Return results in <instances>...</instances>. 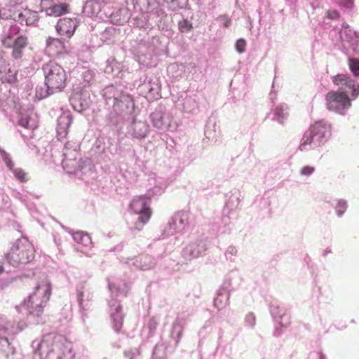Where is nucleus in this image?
Returning <instances> with one entry per match:
<instances>
[{
    "label": "nucleus",
    "mask_w": 359,
    "mask_h": 359,
    "mask_svg": "<svg viewBox=\"0 0 359 359\" xmlns=\"http://www.w3.org/2000/svg\"><path fill=\"white\" fill-rule=\"evenodd\" d=\"M327 109L340 114L351 107V100L345 91L330 90L325 95Z\"/></svg>",
    "instance_id": "7"
},
{
    "label": "nucleus",
    "mask_w": 359,
    "mask_h": 359,
    "mask_svg": "<svg viewBox=\"0 0 359 359\" xmlns=\"http://www.w3.org/2000/svg\"><path fill=\"white\" fill-rule=\"evenodd\" d=\"M4 271L3 266H0V273H2Z\"/></svg>",
    "instance_id": "35"
},
{
    "label": "nucleus",
    "mask_w": 359,
    "mask_h": 359,
    "mask_svg": "<svg viewBox=\"0 0 359 359\" xmlns=\"http://www.w3.org/2000/svg\"><path fill=\"white\" fill-rule=\"evenodd\" d=\"M46 85L49 94H53L57 90H61L66 85V73L64 69L59 65L48 62L43 67Z\"/></svg>",
    "instance_id": "5"
},
{
    "label": "nucleus",
    "mask_w": 359,
    "mask_h": 359,
    "mask_svg": "<svg viewBox=\"0 0 359 359\" xmlns=\"http://www.w3.org/2000/svg\"><path fill=\"white\" fill-rule=\"evenodd\" d=\"M334 85L340 86L342 90H350L351 97L355 99L359 95V85L346 74H339L332 78Z\"/></svg>",
    "instance_id": "9"
},
{
    "label": "nucleus",
    "mask_w": 359,
    "mask_h": 359,
    "mask_svg": "<svg viewBox=\"0 0 359 359\" xmlns=\"http://www.w3.org/2000/svg\"><path fill=\"white\" fill-rule=\"evenodd\" d=\"M275 114L277 116L278 121L280 123H283L284 118L285 117V114L284 113V109L283 107H277L275 109Z\"/></svg>",
    "instance_id": "24"
},
{
    "label": "nucleus",
    "mask_w": 359,
    "mask_h": 359,
    "mask_svg": "<svg viewBox=\"0 0 359 359\" xmlns=\"http://www.w3.org/2000/svg\"><path fill=\"white\" fill-rule=\"evenodd\" d=\"M158 325V323L156 319L152 318L149 323V328L151 330H155L156 328V326Z\"/></svg>",
    "instance_id": "32"
},
{
    "label": "nucleus",
    "mask_w": 359,
    "mask_h": 359,
    "mask_svg": "<svg viewBox=\"0 0 359 359\" xmlns=\"http://www.w3.org/2000/svg\"><path fill=\"white\" fill-rule=\"evenodd\" d=\"M8 348H11L12 353H13L14 348L11 347V343L8 339L0 337V353H6Z\"/></svg>",
    "instance_id": "20"
},
{
    "label": "nucleus",
    "mask_w": 359,
    "mask_h": 359,
    "mask_svg": "<svg viewBox=\"0 0 359 359\" xmlns=\"http://www.w3.org/2000/svg\"><path fill=\"white\" fill-rule=\"evenodd\" d=\"M246 42L244 39H240L237 41L236 43V50L241 53L245 50Z\"/></svg>",
    "instance_id": "25"
},
{
    "label": "nucleus",
    "mask_w": 359,
    "mask_h": 359,
    "mask_svg": "<svg viewBox=\"0 0 359 359\" xmlns=\"http://www.w3.org/2000/svg\"><path fill=\"white\" fill-rule=\"evenodd\" d=\"M223 19H224V26L225 27H229L230 26V25H231V20L228 17H226V16H224Z\"/></svg>",
    "instance_id": "34"
},
{
    "label": "nucleus",
    "mask_w": 359,
    "mask_h": 359,
    "mask_svg": "<svg viewBox=\"0 0 359 359\" xmlns=\"http://www.w3.org/2000/svg\"><path fill=\"white\" fill-rule=\"evenodd\" d=\"M39 351L43 359H74L72 344L61 336L48 334L43 337L39 345Z\"/></svg>",
    "instance_id": "1"
},
{
    "label": "nucleus",
    "mask_w": 359,
    "mask_h": 359,
    "mask_svg": "<svg viewBox=\"0 0 359 359\" xmlns=\"http://www.w3.org/2000/svg\"><path fill=\"white\" fill-rule=\"evenodd\" d=\"M18 20L26 25H32L38 20V15L36 12L29 9H24L19 15Z\"/></svg>",
    "instance_id": "13"
},
{
    "label": "nucleus",
    "mask_w": 359,
    "mask_h": 359,
    "mask_svg": "<svg viewBox=\"0 0 359 359\" xmlns=\"http://www.w3.org/2000/svg\"><path fill=\"white\" fill-rule=\"evenodd\" d=\"M348 65L353 75L355 77H359V60L353 57L348 58Z\"/></svg>",
    "instance_id": "17"
},
{
    "label": "nucleus",
    "mask_w": 359,
    "mask_h": 359,
    "mask_svg": "<svg viewBox=\"0 0 359 359\" xmlns=\"http://www.w3.org/2000/svg\"><path fill=\"white\" fill-rule=\"evenodd\" d=\"M72 123V118L69 116H61L58 118V126L60 130L66 131Z\"/></svg>",
    "instance_id": "18"
},
{
    "label": "nucleus",
    "mask_w": 359,
    "mask_h": 359,
    "mask_svg": "<svg viewBox=\"0 0 359 359\" xmlns=\"http://www.w3.org/2000/svg\"><path fill=\"white\" fill-rule=\"evenodd\" d=\"M83 291H79V294H78V301H79V303L80 305H82L83 304Z\"/></svg>",
    "instance_id": "33"
},
{
    "label": "nucleus",
    "mask_w": 359,
    "mask_h": 359,
    "mask_svg": "<svg viewBox=\"0 0 359 359\" xmlns=\"http://www.w3.org/2000/svg\"><path fill=\"white\" fill-rule=\"evenodd\" d=\"M2 44L6 48H12V56L15 59H19L22 57L23 50L28 45V39L20 35L14 39L11 34H9L2 39Z\"/></svg>",
    "instance_id": "8"
},
{
    "label": "nucleus",
    "mask_w": 359,
    "mask_h": 359,
    "mask_svg": "<svg viewBox=\"0 0 359 359\" xmlns=\"http://www.w3.org/2000/svg\"><path fill=\"white\" fill-rule=\"evenodd\" d=\"M3 160L9 170H13L14 169V163L13 162L11 158L6 152H4L3 154Z\"/></svg>",
    "instance_id": "26"
},
{
    "label": "nucleus",
    "mask_w": 359,
    "mask_h": 359,
    "mask_svg": "<svg viewBox=\"0 0 359 359\" xmlns=\"http://www.w3.org/2000/svg\"><path fill=\"white\" fill-rule=\"evenodd\" d=\"M233 250H234V249H233V248H231V253H232V254H233Z\"/></svg>",
    "instance_id": "37"
},
{
    "label": "nucleus",
    "mask_w": 359,
    "mask_h": 359,
    "mask_svg": "<svg viewBox=\"0 0 359 359\" xmlns=\"http://www.w3.org/2000/svg\"><path fill=\"white\" fill-rule=\"evenodd\" d=\"M78 26L79 22L76 18H63L58 20L55 28L58 34L69 39L74 35Z\"/></svg>",
    "instance_id": "10"
},
{
    "label": "nucleus",
    "mask_w": 359,
    "mask_h": 359,
    "mask_svg": "<svg viewBox=\"0 0 359 359\" xmlns=\"http://www.w3.org/2000/svg\"><path fill=\"white\" fill-rule=\"evenodd\" d=\"M340 4L347 8H351L353 6V0H339Z\"/></svg>",
    "instance_id": "31"
},
{
    "label": "nucleus",
    "mask_w": 359,
    "mask_h": 359,
    "mask_svg": "<svg viewBox=\"0 0 359 359\" xmlns=\"http://www.w3.org/2000/svg\"><path fill=\"white\" fill-rule=\"evenodd\" d=\"M332 135V126L325 120L315 121L305 132L299 149L304 151L307 145H313V147H319L325 144Z\"/></svg>",
    "instance_id": "3"
},
{
    "label": "nucleus",
    "mask_w": 359,
    "mask_h": 359,
    "mask_svg": "<svg viewBox=\"0 0 359 359\" xmlns=\"http://www.w3.org/2000/svg\"><path fill=\"white\" fill-rule=\"evenodd\" d=\"M46 50L52 57L67 54L69 52L62 40L52 37L48 38L47 40Z\"/></svg>",
    "instance_id": "11"
},
{
    "label": "nucleus",
    "mask_w": 359,
    "mask_h": 359,
    "mask_svg": "<svg viewBox=\"0 0 359 359\" xmlns=\"http://www.w3.org/2000/svg\"><path fill=\"white\" fill-rule=\"evenodd\" d=\"M73 238L76 243L83 245H88L91 243L90 237L81 231L74 233L73 234Z\"/></svg>",
    "instance_id": "16"
},
{
    "label": "nucleus",
    "mask_w": 359,
    "mask_h": 359,
    "mask_svg": "<svg viewBox=\"0 0 359 359\" xmlns=\"http://www.w3.org/2000/svg\"><path fill=\"white\" fill-rule=\"evenodd\" d=\"M147 130L144 122L135 123L133 126V135L136 138H143L146 136Z\"/></svg>",
    "instance_id": "15"
},
{
    "label": "nucleus",
    "mask_w": 359,
    "mask_h": 359,
    "mask_svg": "<svg viewBox=\"0 0 359 359\" xmlns=\"http://www.w3.org/2000/svg\"><path fill=\"white\" fill-rule=\"evenodd\" d=\"M35 250L34 245L26 238L16 241L6 257L10 264L18 266L26 264L34 259Z\"/></svg>",
    "instance_id": "4"
},
{
    "label": "nucleus",
    "mask_w": 359,
    "mask_h": 359,
    "mask_svg": "<svg viewBox=\"0 0 359 359\" xmlns=\"http://www.w3.org/2000/svg\"><path fill=\"white\" fill-rule=\"evenodd\" d=\"M53 4V0H41L40 3L41 11H44L46 13V15H48L49 13V10H50Z\"/></svg>",
    "instance_id": "23"
},
{
    "label": "nucleus",
    "mask_w": 359,
    "mask_h": 359,
    "mask_svg": "<svg viewBox=\"0 0 359 359\" xmlns=\"http://www.w3.org/2000/svg\"><path fill=\"white\" fill-rule=\"evenodd\" d=\"M315 171V168L310 165H306L301 169L300 173L302 175H310Z\"/></svg>",
    "instance_id": "28"
},
{
    "label": "nucleus",
    "mask_w": 359,
    "mask_h": 359,
    "mask_svg": "<svg viewBox=\"0 0 359 359\" xmlns=\"http://www.w3.org/2000/svg\"><path fill=\"white\" fill-rule=\"evenodd\" d=\"M69 5L65 3L59 4H56L54 3L50 10H49L48 15L58 17L65 13H67L69 12Z\"/></svg>",
    "instance_id": "14"
},
{
    "label": "nucleus",
    "mask_w": 359,
    "mask_h": 359,
    "mask_svg": "<svg viewBox=\"0 0 359 359\" xmlns=\"http://www.w3.org/2000/svg\"><path fill=\"white\" fill-rule=\"evenodd\" d=\"M12 172L20 182H26L28 180L27 174L22 168H14Z\"/></svg>",
    "instance_id": "19"
},
{
    "label": "nucleus",
    "mask_w": 359,
    "mask_h": 359,
    "mask_svg": "<svg viewBox=\"0 0 359 359\" xmlns=\"http://www.w3.org/2000/svg\"><path fill=\"white\" fill-rule=\"evenodd\" d=\"M194 247V245H190L189 246L187 247L184 250L185 253H189V255L191 257H197L198 255V253H195L194 250H192V248Z\"/></svg>",
    "instance_id": "30"
},
{
    "label": "nucleus",
    "mask_w": 359,
    "mask_h": 359,
    "mask_svg": "<svg viewBox=\"0 0 359 359\" xmlns=\"http://www.w3.org/2000/svg\"><path fill=\"white\" fill-rule=\"evenodd\" d=\"M327 16L330 19H338L340 15L336 10H330L327 12Z\"/></svg>",
    "instance_id": "29"
},
{
    "label": "nucleus",
    "mask_w": 359,
    "mask_h": 359,
    "mask_svg": "<svg viewBox=\"0 0 359 359\" xmlns=\"http://www.w3.org/2000/svg\"><path fill=\"white\" fill-rule=\"evenodd\" d=\"M346 210V203L344 201H340L337 203L336 210L339 216H341Z\"/></svg>",
    "instance_id": "27"
},
{
    "label": "nucleus",
    "mask_w": 359,
    "mask_h": 359,
    "mask_svg": "<svg viewBox=\"0 0 359 359\" xmlns=\"http://www.w3.org/2000/svg\"><path fill=\"white\" fill-rule=\"evenodd\" d=\"M113 318V327L116 332H119L123 325V316L117 313L115 315H114Z\"/></svg>",
    "instance_id": "22"
},
{
    "label": "nucleus",
    "mask_w": 359,
    "mask_h": 359,
    "mask_svg": "<svg viewBox=\"0 0 359 359\" xmlns=\"http://www.w3.org/2000/svg\"><path fill=\"white\" fill-rule=\"evenodd\" d=\"M149 198L146 196H135L130 202V209L139 217L134 224L133 229L136 231H142L144 225L149 221L151 217V210L149 203Z\"/></svg>",
    "instance_id": "6"
},
{
    "label": "nucleus",
    "mask_w": 359,
    "mask_h": 359,
    "mask_svg": "<svg viewBox=\"0 0 359 359\" xmlns=\"http://www.w3.org/2000/svg\"><path fill=\"white\" fill-rule=\"evenodd\" d=\"M52 292L50 282L45 278L39 281L34 292L24 300L23 304L29 314L36 317H40L43 313Z\"/></svg>",
    "instance_id": "2"
},
{
    "label": "nucleus",
    "mask_w": 359,
    "mask_h": 359,
    "mask_svg": "<svg viewBox=\"0 0 359 359\" xmlns=\"http://www.w3.org/2000/svg\"><path fill=\"white\" fill-rule=\"evenodd\" d=\"M12 29H13V31L18 32V29H15V27H12Z\"/></svg>",
    "instance_id": "36"
},
{
    "label": "nucleus",
    "mask_w": 359,
    "mask_h": 359,
    "mask_svg": "<svg viewBox=\"0 0 359 359\" xmlns=\"http://www.w3.org/2000/svg\"><path fill=\"white\" fill-rule=\"evenodd\" d=\"M0 80L2 83L10 84L15 83L18 81L17 71L12 69L10 64L2 57L0 58Z\"/></svg>",
    "instance_id": "12"
},
{
    "label": "nucleus",
    "mask_w": 359,
    "mask_h": 359,
    "mask_svg": "<svg viewBox=\"0 0 359 359\" xmlns=\"http://www.w3.org/2000/svg\"><path fill=\"white\" fill-rule=\"evenodd\" d=\"M178 26L181 32H188L193 28L191 22L186 19L180 21Z\"/></svg>",
    "instance_id": "21"
}]
</instances>
